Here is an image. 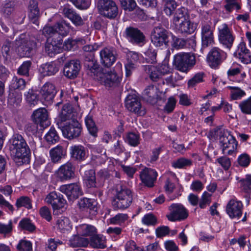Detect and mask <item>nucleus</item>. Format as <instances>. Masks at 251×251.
<instances>
[{
	"label": "nucleus",
	"mask_w": 251,
	"mask_h": 251,
	"mask_svg": "<svg viewBox=\"0 0 251 251\" xmlns=\"http://www.w3.org/2000/svg\"><path fill=\"white\" fill-rule=\"evenodd\" d=\"M98 8L101 15L109 19L115 18L118 13L116 4L112 0H99Z\"/></svg>",
	"instance_id": "nucleus-10"
},
{
	"label": "nucleus",
	"mask_w": 251,
	"mask_h": 251,
	"mask_svg": "<svg viewBox=\"0 0 251 251\" xmlns=\"http://www.w3.org/2000/svg\"><path fill=\"white\" fill-rule=\"evenodd\" d=\"M176 29L179 33L191 34L195 30L194 24L189 20H185L175 25Z\"/></svg>",
	"instance_id": "nucleus-33"
},
{
	"label": "nucleus",
	"mask_w": 251,
	"mask_h": 251,
	"mask_svg": "<svg viewBox=\"0 0 251 251\" xmlns=\"http://www.w3.org/2000/svg\"><path fill=\"white\" fill-rule=\"evenodd\" d=\"M169 213L167 215L169 221H180L186 219L188 216L186 209L180 203H173L169 208Z\"/></svg>",
	"instance_id": "nucleus-12"
},
{
	"label": "nucleus",
	"mask_w": 251,
	"mask_h": 251,
	"mask_svg": "<svg viewBox=\"0 0 251 251\" xmlns=\"http://www.w3.org/2000/svg\"><path fill=\"white\" fill-rule=\"evenodd\" d=\"M142 222L147 226H155L157 224V219L152 213H150L144 215Z\"/></svg>",
	"instance_id": "nucleus-52"
},
{
	"label": "nucleus",
	"mask_w": 251,
	"mask_h": 251,
	"mask_svg": "<svg viewBox=\"0 0 251 251\" xmlns=\"http://www.w3.org/2000/svg\"><path fill=\"white\" fill-rule=\"evenodd\" d=\"M75 167L71 162H67L61 165L56 171L57 177L64 181L71 179L75 176Z\"/></svg>",
	"instance_id": "nucleus-14"
},
{
	"label": "nucleus",
	"mask_w": 251,
	"mask_h": 251,
	"mask_svg": "<svg viewBox=\"0 0 251 251\" xmlns=\"http://www.w3.org/2000/svg\"><path fill=\"white\" fill-rule=\"evenodd\" d=\"M62 244V242L61 241L50 238L48 240L46 243V251H56L57 246Z\"/></svg>",
	"instance_id": "nucleus-58"
},
{
	"label": "nucleus",
	"mask_w": 251,
	"mask_h": 251,
	"mask_svg": "<svg viewBox=\"0 0 251 251\" xmlns=\"http://www.w3.org/2000/svg\"><path fill=\"white\" fill-rule=\"evenodd\" d=\"M36 44L34 38H30L25 34L20 35L14 42V48L20 56H29L35 49Z\"/></svg>",
	"instance_id": "nucleus-3"
},
{
	"label": "nucleus",
	"mask_w": 251,
	"mask_h": 251,
	"mask_svg": "<svg viewBox=\"0 0 251 251\" xmlns=\"http://www.w3.org/2000/svg\"><path fill=\"white\" fill-rule=\"evenodd\" d=\"M10 155L15 162L21 166L30 160V150L24 137L19 134H14L9 141Z\"/></svg>",
	"instance_id": "nucleus-1"
},
{
	"label": "nucleus",
	"mask_w": 251,
	"mask_h": 251,
	"mask_svg": "<svg viewBox=\"0 0 251 251\" xmlns=\"http://www.w3.org/2000/svg\"><path fill=\"white\" fill-rule=\"evenodd\" d=\"M29 10L28 17L29 19L33 23L37 24L40 12L38 7V3L36 0L30 1Z\"/></svg>",
	"instance_id": "nucleus-34"
},
{
	"label": "nucleus",
	"mask_w": 251,
	"mask_h": 251,
	"mask_svg": "<svg viewBox=\"0 0 251 251\" xmlns=\"http://www.w3.org/2000/svg\"><path fill=\"white\" fill-rule=\"evenodd\" d=\"M139 138V135H137L134 133L131 132L126 135V141L128 143V144L131 146H136L140 143Z\"/></svg>",
	"instance_id": "nucleus-57"
},
{
	"label": "nucleus",
	"mask_w": 251,
	"mask_h": 251,
	"mask_svg": "<svg viewBox=\"0 0 251 251\" xmlns=\"http://www.w3.org/2000/svg\"><path fill=\"white\" fill-rule=\"evenodd\" d=\"M144 67L147 73L149 74L150 78L153 81H156L159 79L161 75L158 69L155 67L146 65Z\"/></svg>",
	"instance_id": "nucleus-42"
},
{
	"label": "nucleus",
	"mask_w": 251,
	"mask_h": 251,
	"mask_svg": "<svg viewBox=\"0 0 251 251\" xmlns=\"http://www.w3.org/2000/svg\"><path fill=\"white\" fill-rule=\"evenodd\" d=\"M94 200L92 199L83 198L78 201V205L81 209H92L94 207Z\"/></svg>",
	"instance_id": "nucleus-49"
},
{
	"label": "nucleus",
	"mask_w": 251,
	"mask_h": 251,
	"mask_svg": "<svg viewBox=\"0 0 251 251\" xmlns=\"http://www.w3.org/2000/svg\"><path fill=\"white\" fill-rule=\"evenodd\" d=\"M45 139L49 143L51 144H54L59 140V136L54 128H50L45 135Z\"/></svg>",
	"instance_id": "nucleus-51"
},
{
	"label": "nucleus",
	"mask_w": 251,
	"mask_h": 251,
	"mask_svg": "<svg viewBox=\"0 0 251 251\" xmlns=\"http://www.w3.org/2000/svg\"><path fill=\"white\" fill-rule=\"evenodd\" d=\"M211 194L205 191L203 193L201 199L199 201V206L201 208H205L209 205L211 202Z\"/></svg>",
	"instance_id": "nucleus-55"
},
{
	"label": "nucleus",
	"mask_w": 251,
	"mask_h": 251,
	"mask_svg": "<svg viewBox=\"0 0 251 251\" xmlns=\"http://www.w3.org/2000/svg\"><path fill=\"white\" fill-rule=\"evenodd\" d=\"M40 93L46 104H50L57 93L55 86L51 83L47 82L41 88Z\"/></svg>",
	"instance_id": "nucleus-15"
},
{
	"label": "nucleus",
	"mask_w": 251,
	"mask_h": 251,
	"mask_svg": "<svg viewBox=\"0 0 251 251\" xmlns=\"http://www.w3.org/2000/svg\"><path fill=\"white\" fill-rule=\"evenodd\" d=\"M243 204L240 201L231 200L227 203L226 211L232 219L239 218L242 215Z\"/></svg>",
	"instance_id": "nucleus-23"
},
{
	"label": "nucleus",
	"mask_w": 251,
	"mask_h": 251,
	"mask_svg": "<svg viewBox=\"0 0 251 251\" xmlns=\"http://www.w3.org/2000/svg\"><path fill=\"white\" fill-rule=\"evenodd\" d=\"M85 124L90 133L93 136H96L97 133V128L91 117L87 116L85 118Z\"/></svg>",
	"instance_id": "nucleus-53"
},
{
	"label": "nucleus",
	"mask_w": 251,
	"mask_h": 251,
	"mask_svg": "<svg viewBox=\"0 0 251 251\" xmlns=\"http://www.w3.org/2000/svg\"><path fill=\"white\" fill-rule=\"evenodd\" d=\"M55 26L57 28V33L63 36H66L68 34L71 28L70 24L64 20L58 22Z\"/></svg>",
	"instance_id": "nucleus-40"
},
{
	"label": "nucleus",
	"mask_w": 251,
	"mask_h": 251,
	"mask_svg": "<svg viewBox=\"0 0 251 251\" xmlns=\"http://www.w3.org/2000/svg\"><path fill=\"white\" fill-rule=\"evenodd\" d=\"M17 249L19 251H31L32 244L29 241L22 240L17 245Z\"/></svg>",
	"instance_id": "nucleus-60"
},
{
	"label": "nucleus",
	"mask_w": 251,
	"mask_h": 251,
	"mask_svg": "<svg viewBox=\"0 0 251 251\" xmlns=\"http://www.w3.org/2000/svg\"><path fill=\"white\" fill-rule=\"evenodd\" d=\"M31 62L30 61H25L18 69V74L21 75L27 76L31 68Z\"/></svg>",
	"instance_id": "nucleus-56"
},
{
	"label": "nucleus",
	"mask_w": 251,
	"mask_h": 251,
	"mask_svg": "<svg viewBox=\"0 0 251 251\" xmlns=\"http://www.w3.org/2000/svg\"><path fill=\"white\" fill-rule=\"evenodd\" d=\"M241 111L246 114H251V96L248 99L242 101L239 105Z\"/></svg>",
	"instance_id": "nucleus-50"
},
{
	"label": "nucleus",
	"mask_w": 251,
	"mask_h": 251,
	"mask_svg": "<svg viewBox=\"0 0 251 251\" xmlns=\"http://www.w3.org/2000/svg\"><path fill=\"white\" fill-rule=\"evenodd\" d=\"M70 151L72 158L78 161L85 160L86 157V151L85 148L82 145L71 146L70 149Z\"/></svg>",
	"instance_id": "nucleus-29"
},
{
	"label": "nucleus",
	"mask_w": 251,
	"mask_h": 251,
	"mask_svg": "<svg viewBox=\"0 0 251 251\" xmlns=\"http://www.w3.org/2000/svg\"><path fill=\"white\" fill-rule=\"evenodd\" d=\"M125 34L126 39L132 44L138 45L141 42V32L137 28L127 27Z\"/></svg>",
	"instance_id": "nucleus-26"
},
{
	"label": "nucleus",
	"mask_w": 251,
	"mask_h": 251,
	"mask_svg": "<svg viewBox=\"0 0 251 251\" xmlns=\"http://www.w3.org/2000/svg\"><path fill=\"white\" fill-rule=\"evenodd\" d=\"M25 99L27 102L30 106H35L39 102V98L37 94L32 89H30L25 94Z\"/></svg>",
	"instance_id": "nucleus-46"
},
{
	"label": "nucleus",
	"mask_w": 251,
	"mask_h": 251,
	"mask_svg": "<svg viewBox=\"0 0 251 251\" xmlns=\"http://www.w3.org/2000/svg\"><path fill=\"white\" fill-rule=\"evenodd\" d=\"M217 135L219 137L220 147L223 153L228 155L232 154L236 151L237 142L229 131L222 128L217 131Z\"/></svg>",
	"instance_id": "nucleus-2"
},
{
	"label": "nucleus",
	"mask_w": 251,
	"mask_h": 251,
	"mask_svg": "<svg viewBox=\"0 0 251 251\" xmlns=\"http://www.w3.org/2000/svg\"><path fill=\"white\" fill-rule=\"evenodd\" d=\"M81 68L79 61L73 60L67 62L64 67V75L67 77L74 79L77 76Z\"/></svg>",
	"instance_id": "nucleus-22"
},
{
	"label": "nucleus",
	"mask_w": 251,
	"mask_h": 251,
	"mask_svg": "<svg viewBox=\"0 0 251 251\" xmlns=\"http://www.w3.org/2000/svg\"><path fill=\"white\" fill-rule=\"evenodd\" d=\"M58 229L62 233H67L71 231L72 225L70 219L66 217H61L56 222Z\"/></svg>",
	"instance_id": "nucleus-32"
},
{
	"label": "nucleus",
	"mask_w": 251,
	"mask_h": 251,
	"mask_svg": "<svg viewBox=\"0 0 251 251\" xmlns=\"http://www.w3.org/2000/svg\"><path fill=\"white\" fill-rule=\"evenodd\" d=\"M164 4V11L168 16L173 14L177 7V4L175 0H163Z\"/></svg>",
	"instance_id": "nucleus-43"
},
{
	"label": "nucleus",
	"mask_w": 251,
	"mask_h": 251,
	"mask_svg": "<svg viewBox=\"0 0 251 251\" xmlns=\"http://www.w3.org/2000/svg\"><path fill=\"white\" fill-rule=\"evenodd\" d=\"M227 53L218 47L212 48L206 56L208 65L213 69H217L226 59Z\"/></svg>",
	"instance_id": "nucleus-7"
},
{
	"label": "nucleus",
	"mask_w": 251,
	"mask_h": 251,
	"mask_svg": "<svg viewBox=\"0 0 251 251\" xmlns=\"http://www.w3.org/2000/svg\"><path fill=\"white\" fill-rule=\"evenodd\" d=\"M79 235H74L69 240L70 246L75 247H86L88 245L89 241L88 239L80 237Z\"/></svg>",
	"instance_id": "nucleus-38"
},
{
	"label": "nucleus",
	"mask_w": 251,
	"mask_h": 251,
	"mask_svg": "<svg viewBox=\"0 0 251 251\" xmlns=\"http://www.w3.org/2000/svg\"><path fill=\"white\" fill-rule=\"evenodd\" d=\"M192 165V161L185 158H180L172 162V166L175 168H183Z\"/></svg>",
	"instance_id": "nucleus-48"
},
{
	"label": "nucleus",
	"mask_w": 251,
	"mask_h": 251,
	"mask_svg": "<svg viewBox=\"0 0 251 251\" xmlns=\"http://www.w3.org/2000/svg\"><path fill=\"white\" fill-rule=\"evenodd\" d=\"M49 153L50 160L54 163H59L66 154L65 149L59 145L51 149Z\"/></svg>",
	"instance_id": "nucleus-28"
},
{
	"label": "nucleus",
	"mask_w": 251,
	"mask_h": 251,
	"mask_svg": "<svg viewBox=\"0 0 251 251\" xmlns=\"http://www.w3.org/2000/svg\"><path fill=\"white\" fill-rule=\"evenodd\" d=\"M22 100V95L19 90H13L10 89V92L8 97L9 104L13 106H17L19 104Z\"/></svg>",
	"instance_id": "nucleus-36"
},
{
	"label": "nucleus",
	"mask_w": 251,
	"mask_h": 251,
	"mask_svg": "<svg viewBox=\"0 0 251 251\" xmlns=\"http://www.w3.org/2000/svg\"><path fill=\"white\" fill-rule=\"evenodd\" d=\"M234 56L243 63L248 64L251 63V52L244 42L238 45Z\"/></svg>",
	"instance_id": "nucleus-19"
},
{
	"label": "nucleus",
	"mask_w": 251,
	"mask_h": 251,
	"mask_svg": "<svg viewBox=\"0 0 251 251\" xmlns=\"http://www.w3.org/2000/svg\"><path fill=\"white\" fill-rule=\"evenodd\" d=\"M122 7L128 11H132L136 7V3L134 0H120Z\"/></svg>",
	"instance_id": "nucleus-61"
},
{
	"label": "nucleus",
	"mask_w": 251,
	"mask_h": 251,
	"mask_svg": "<svg viewBox=\"0 0 251 251\" xmlns=\"http://www.w3.org/2000/svg\"><path fill=\"white\" fill-rule=\"evenodd\" d=\"M45 201L47 203L50 204L54 210L64 207L66 203V201L63 198L62 195L55 191L47 195Z\"/></svg>",
	"instance_id": "nucleus-18"
},
{
	"label": "nucleus",
	"mask_w": 251,
	"mask_h": 251,
	"mask_svg": "<svg viewBox=\"0 0 251 251\" xmlns=\"http://www.w3.org/2000/svg\"><path fill=\"white\" fill-rule=\"evenodd\" d=\"M157 176V173L154 170L145 167L142 170V183L148 187H152Z\"/></svg>",
	"instance_id": "nucleus-25"
},
{
	"label": "nucleus",
	"mask_w": 251,
	"mask_h": 251,
	"mask_svg": "<svg viewBox=\"0 0 251 251\" xmlns=\"http://www.w3.org/2000/svg\"><path fill=\"white\" fill-rule=\"evenodd\" d=\"M144 59L147 63H153L156 62V52L152 49H149L145 52Z\"/></svg>",
	"instance_id": "nucleus-54"
},
{
	"label": "nucleus",
	"mask_w": 251,
	"mask_h": 251,
	"mask_svg": "<svg viewBox=\"0 0 251 251\" xmlns=\"http://www.w3.org/2000/svg\"><path fill=\"white\" fill-rule=\"evenodd\" d=\"M75 119L72 105L69 103H66L63 105L59 113V118L57 121V125L59 126L61 124L62 125L66 124L67 123L71 122V120Z\"/></svg>",
	"instance_id": "nucleus-21"
},
{
	"label": "nucleus",
	"mask_w": 251,
	"mask_h": 251,
	"mask_svg": "<svg viewBox=\"0 0 251 251\" xmlns=\"http://www.w3.org/2000/svg\"><path fill=\"white\" fill-rule=\"evenodd\" d=\"M58 127L62 131L63 136L69 139L79 137L82 130L81 125L76 119L71 120L66 124H61Z\"/></svg>",
	"instance_id": "nucleus-8"
},
{
	"label": "nucleus",
	"mask_w": 251,
	"mask_h": 251,
	"mask_svg": "<svg viewBox=\"0 0 251 251\" xmlns=\"http://www.w3.org/2000/svg\"><path fill=\"white\" fill-rule=\"evenodd\" d=\"M98 79L100 82L107 87H115L118 85L121 78L114 71H105L99 73Z\"/></svg>",
	"instance_id": "nucleus-13"
},
{
	"label": "nucleus",
	"mask_w": 251,
	"mask_h": 251,
	"mask_svg": "<svg viewBox=\"0 0 251 251\" xmlns=\"http://www.w3.org/2000/svg\"><path fill=\"white\" fill-rule=\"evenodd\" d=\"M48 117V112L45 108H40L34 110L31 116L33 121L40 124L41 126L49 125Z\"/></svg>",
	"instance_id": "nucleus-24"
},
{
	"label": "nucleus",
	"mask_w": 251,
	"mask_h": 251,
	"mask_svg": "<svg viewBox=\"0 0 251 251\" xmlns=\"http://www.w3.org/2000/svg\"><path fill=\"white\" fill-rule=\"evenodd\" d=\"M83 177L84 183L88 188L96 186L95 172L94 170L89 169L85 171Z\"/></svg>",
	"instance_id": "nucleus-35"
},
{
	"label": "nucleus",
	"mask_w": 251,
	"mask_h": 251,
	"mask_svg": "<svg viewBox=\"0 0 251 251\" xmlns=\"http://www.w3.org/2000/svg\"><path fill=\"white\" fill-rule=\"evenodd\" d=\"M25 82L24 79L14 76L10 85V89L13 90H18V89L22 90L25 87Z\"/></svg>",
	"instance_id": "nucleus-45"
},
{
	"label": "nucleus",
	"mask_w": 251,
	"mask_h": 251,
	"mask_svg": "<svg viewBox=\"0 0 251 251\" xmlns=\"http://www.w3.org/2000/svg\"><path fill=\"white\" fill-rule=\"evenodd\" d=\"M195 63V56L190 53L179 52L174 57V66L181 72H187Z\"/></svg>",
	"instance_id": "nucleus-5"
},
{
	"label": "nucleus",
	"mask_w": 251,
	"mask_h": 251,
	"mask_svg": "<svg viewBox=\"0 0 251 251\" xmlns=\"http://www.w3.org/2000/svg\"><path fill=\"white\" fill-rule=\"evenodd\" d=\"M169 38V32L161 26L155 27L151 33V42L156 47L167 46Z\"/></svg>",
	"instance_id": "nucleus-11"
},
{
	"label": "nucleus",
	"mask_w": 251,
	"mask_h": 251,
	"mask_svg": "<svg viewBox=\"0 0 251 251\" xmlns=\"http://www.w3.org/2000/svg\"><path fill=\"white\" fill-rule=\"evenodd\" d=\"M59 190L65 194L68 199L71 201L77 199L82 195L80 186L77 183L62 185L60 187Z\"/></svg>",
	"instance_id": "nucleus-16"
},
{
	"label": "nucleus",
	"mask_w": 251,
	"mask_h": 251,
	"mask_svg": "<svg viewBox=\"0 0 251 251\" xmlns=\"http://www.w3.org/2000/svg\"><path fill=\"white\" fill-rule=\"evenodd\" d=\"M219 42L225 48L230 49L235 40L231 29L226 24H223L218 27Z\"/></svg>",
	"instance_id": "nucleus-9"
},
{
	"label": "nucleus",
	"mask_w": 251,
	"mask_h": 251,
	"mask_svg": "<svg viewBox=\"0 0 251 251\" xmlns=\"http://www.w3.org/2000/svg\"><path fill=\"white\" fill-rule=\"evenodd\" d=\"M40 216L48 222H50L52 220V215L51 210L50 208L47 206H44L41 207L39 211Z\"/></svg>",
	"instance_id": "nucleus-59"
},
{
	"label": "nucleus",
	"mask_w": 251,
	"mask_h": 251,
	"mask_svg": "<svg viewBox=\"0 0 251 251\" xmlns=\"http://www.w3.org/2000/svg\"><path fill=\"white\" fill-rule=\"evenodd\" d=\"M187 11L184 7L177 9L175 13L173 18V24L175 25L187 20Z\"/></svg>",
	"instance_id": "nucleus-37"
},
{
	"label": "nucleus",
	"mask_w": 251,
	"mask_h": 251,
	"mask_svg": "<svg viewBox=\"0 0 251 251\" xmlns=\"http://www.w3.org/2000/svg\"><path fill=\"white\" fill-rule=\"evenodd\" d=\"M59 70L56 63L51 62L42 64L40 71L44 76H50L54 75Z\"/></svg>",
	"instance_id": "nucleus-31"
},
{
	"label": "nucleus",
	"mask_w": 251,
	"mask_h": 251,
	"mask_svg": "<svg viewBox=\"0 0 251 251\" xmlns=\"http://www.w3.org/2000/svg\"><path fill=\"white\" fill-rule=\"evenodd\" d=\"M240 188L242 191L249 193L251 191V175H247L239 181Z\"/></svg>",
	"instance_id": "nucleus-44"
},
{
	"label": "nucleus",
	"mask_w": 251,
	"mask_h": 251,
	"mask_svg": "<svg viewBox=\"0 0 251 251\" xmlns=\"http://www.w3.org/2000/svg\"><path fill=\"white\" fill-rule=\"evenodd\" d=\"M101 63L106 67H109L116 60V51L112 47H105L100 52Z\"/></svg>",
	"instance_id": "nucleus-17"
},
{
	"label": "nucleus",
	"mask_w": 251,
	"mask_h": 251,
	"mask_svg": "<svg viewBox=\"0 0 251 251\" xmlns=\"http://www.w3.org/2000/svg\"><path fill=\"white\" fill-rule=\"evenodd\" d=\"M225 4L224 8L227 13H230L235 9L238 11L241 9L240 0H224Z\"/></svg>",
	"instance_id": "nucleus-41"
},
{
	"label": "nucleus",
	"mask_w": 251,
	"mask_h": 251,
	"mask_svg": "<svg viewBox=\"0 0 251 251\" xmlns=\"http://www.w3.org/2000/svg\"><path fill=\"white\" fill-rule=\"evenodd\" d=\"M126 106L130 111L140 115L141 103L140 99L135 94H129L125 100Z\"/></svg>",
	"instance_id": "nucleus-20"
},
{
	"label": "nucleus",
	"mask_w": 251,
	"mask_h": 251,
	"mask_svg": "<svg viewBox=\"0 0 251 251\" xmlns=\"http://www.w3.org/2000/svg\"><path fill=\"white\" fill-rule=\"evenodd\" d=\"M76 230L78 235L84 236H92L97 233L94 226L85 224L76 226Z\"/></svg>",
	"instance_id": "nucleus-30"
},
{
	"label": "nucleus",
	"mask_w": 251,
	"mask_h": 251,
	"mask_svg": "<svg viewBox=\"0 0 251 251\" xmlns=\"http://www.w3.org/2000/svg\"><path fill=\"white\" fill-rule=\"evenodd\" d=\"M117 194L113 199L112 204L114 209H125L129 207L132 202V195L130 190L117 186Z\"/></svg>",
	"instance_id": "nucleus-4"
},
{
	"label": "nucleus",
	"mask_w": 251,
	"mask_h": 251,
	"mask_svg": "<svg viewBox=\"0 0 251 251\" xmlns=\"http://www.w3.org/2000/svg\"><path fill=\"white\" fill-rule=\"evenodd\" d=\"M15 205L18 208L21 207H25L27 209L32 208L31 200L26 196H22L18 199L16 201Z\"/></svg>",
	"instance_id": "nucleus-47"
},
{
	"label": "nucleus",
	"mask_w": 251,
	"mask_h": 251,
	"mask_svg": "<svg viewBox=\"0 0 251 251\" xmlns=\"http://www.w3.org/2000/svg\"><path fill=\"white\" fill-rule=\"evenodd\" d=\"M158 92L156 87L153 85L149 86L145 89L142 99L151 104H154L157 101L159 97Z\"/></svg>",
	"instance_id": "nucleus-27"
},
{
	"label": "nucleus",
	"mask_w": 251,
	"mask_h": 251,
	"mask_svg": "<svg viewBox=\"0 0 251 251\" xmlns=\"http://www.w3.org/2000/svg\"><path fill=\"white\" fill-rule=\"evenodd\" d=\"M128 218L126 214H118L110 219V223L114 225H121L124 223Z\"/></svg>",
	"instance_id": "nucleus-63"
},
{
	"label": "nucleus",
	"mask_w": 251,
	"mask_h": 251,
	"mask_svg": "<svg viewBox=\"0 0 251 251\" xmlns=\"http://www.w3.org/2000/svg\"><path fill=\"white\" fill-rule=\"evenodd\" d=\"M90 244L94 248L104 249L106 247L105 238L100 235L92 236Z\"/></svg>",
	"instance_id": "nucleus-39"
},
{
	"label": "nucleus",
	"mask_w": 251,
	"mask_h": 251,
	"mask_svg": "<svg viewBox=\"0 0 251 251\" xmlns=\"http://www.w3.org/2000/svg\"><path fill=\"white\" fill-rule=\"evenodd\" d=\"M214 30L215 26L210 21L201 23V39L203 48H207L214 44Z\"/></svg>",
	"instance_id": "nucleus-6"
},
{
	"label": "nucleus",
	"mask_w": 251,
	"mask_h": 251,
	"mask_svg": "<svg viewBox=\"0 0 251 251\" xmlns=\"http://www.w3.org/2000/svg\"><path fill=\"white\" fill-rule=\"evenodd\" d=\"M19 225L23 229L29 231H33L35 228L34 225L32 224L31 221L28 219H24L21 220Z\"/></svg>",
	"instance_id": "nucleus-62"
},
{
	"label": "nucleus",
	"mask_w": 251,
	"mask_h": 251,
	"mask_svg": "<svg viewBox=\"0 0 251 251\" xmlns=\"http://www.w3.org/2000/svg\"><path fill=\"white\" fill-rule=\"evenodd\" d=\"M176 103V100L173 97H170L164 107V111L167 113H170L174 110Z\"/></svg>",
	"instance_id": "nucleus-64"
}]
</instances>
